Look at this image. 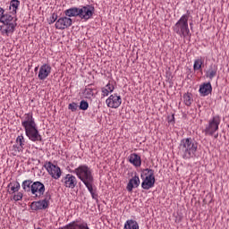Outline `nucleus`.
Masks as SVG:
<instances>
[{
  "instance_id": "obj_7",
  "label": "nucleus",
  "mask_w": 229,
  "mask_h": 229,
  "mask_svg": "<svg viewBox=\"0 0 229 229\" xmlns=\"http://www.w3.org/2000/svg\"><path fill=\"white\" fill-rule=\"evenodd\" d=\"M141 187L145 191H149L155 187V171L153 169L146 168L141 173Z\"/></svg>"
},
{
  "instance_id": "obj_13",
  "label": "nucleus",
  "mask_w": 229,
  "mask_h": 229,
  "mask_svg": "<svg viewBox=\"0 0 229 229\" xmlns=\"http://www.w3.org/2000/svg\"><path fill=\"white\" fill-rule=\"evenodd\" d=\"M61 182L67 189H74L78 185V179L71 174L63 177Z\"/></svg>"
},
{
  "instance_id": "obj_27",
  "label": "nucleus",
  "mask_w": 229,
  "mask_h": 229,
  "mask_svg": "<svg viewBox=\"0 0 229 229\" xmlns=\"http://www.w3.org/2000/svg\"><path fill=\"white\" fill-rule=\"evenodd\" d=\"M203 64H204L203 58H201V57L197 58L194 61L193 70L194 71H199V69H201V66L203 65Z\"/></svg>"
},
{
  "instance_id": "obj_17",
  "label": "nucleus",
  "mask_w": 229,
  "mask_h": 229,
  "mask_svg": "<svg viewBox=\"0 0 229 229\" xmlns=\"http://www.w3.org/2000/svg\"><path fill=\"white\" fill-rule=\"evenodd\" d=\"M140 185V179L139 178V176L135 175L129 181L126 189L128 192H131V191H133V187L137 188Z\"/></svg>"
},
{
  "instance_id": "obj_34",
  "label": "nucleus",
  "mask_w": 229,
  "mask_h": 229,
  "mask_svg": "<svg viewBox=\"0 0 229 229\" xmlns=\"http://www.w3.org/2000/svg\"><path fill=\"white\" fill-rule=\"evenodd\" d=\"M13 149H14V153H21V151H22L24 149V147L17 146V145H13Z\"/></svg>"
},
{
  "instance_id": "obj_1",
  "label": "nucleus",
  "mask_w": 229,
  "mask_h": 229,
  "mask_svg": "<svg viewBox=\"0 0 229 229\" xmlns=\"http://www.w3.org/2000/svg\"><path fill=\"white\" fill-rule=\"evenodd\" d=\"M21 126L24 128L26 137L31 142H42V135L38 131L33 113H27L21 117Z\"/></svg>"
},
{
  "instance_id": "obj_21",
  "label": "nucleus",
  "mask_w": 229,
  "mask_h": 229,
  "mask_svg": "<svg viewBox=\"0 0 229 229\" xmlns=\"http://www.w3.org/2000/svg\"><path fill=\"white\" fill-rule=\"evenodd\" d=\"M123 229H139V223L133 219H129L125 222Z\"/></svg>"
},
{
  "instance_id": "obj_11",
  "label": "nucleus",
  "mask_w": 229,
  "mask_h": 229,
  "mask_svg": "<svg viewBox=\"0 0 229 229\" xmlns=\"http://www.w3.org/2000/svg\"><path fill=\"white\" fill-rule=\"evenodd\" d=\"M44 192H46V186L44 183L37 181L31 184L30 194H32L34 198H40L41 196H44Z\"/></svg>"
},
{
  "instance_id": "obj_16",
  "label": "nucleus",
  "mask_w": 229,
  "mask_h": 229,
  "mask_svg": "<svg viewBox=\"0 0 229 229\" xmlns=\"http://www.w3.org/2000/svg\"><path fill=\"white\" fill-rule=\"evenodd\" d=\"M199 92L204 98L208 96V94L212 93V84H210V82L203 83L199 86Z\"/></svg>"
},
{
  "instance_id": "obj_20",
  "label": "nucleus",
  "mask_w": 229,
  "mask_h": 229,
  "mask_svg": "<svg viewBox=\"0 0 229 229\" xmlns=\"http://www.w3.org/2000/svg\"><path fill=\"white\" fill-rule=\"evenodd\" d=\"M114 87L113 84H111L110 82L106 84V86L105 88H102L101 92H102V96L103 98H106V96H108V94L114 92Z\"/></svg>"
},
{
  "instance_id": "obj_22",
  "label": "nucleus",
  "mask_w": 229,
  "mask_h": 229,
  "mask_svg": "<svg viewBox=\"0 0 229 229\" xmlns=\"http://www.w3.org/2000/svg\"><path fill=\"white\" fill-rule=\"evenodd\" d=\"M216 74H217V67L212 66V65L209 67V69L206 72V76L209 78V80H214Z\"/></svg>"
},
{
  "instance_id": "obj_12",
  "label": "nucleus",
  "mask_w": 229,
  "mask_h": 229,
  "mask_svg": "<svg viewBox=\"0 0 229 229\" xmlns=\"http://www.w3.org/2000/svg\"><path fill=\"white\" fill-rule=\"evenodd\" d=\"M122 103L123 98H121V96H118L117 94L110 95L106 100V105L108 106V108H119Z\"/></svg>"
},
{
  "instance_id": "obj_19",
  "label": "nucleus",
  "mask_w": 229,
  "mask_h": 229,
  "mask_svg": "<svg viewBox=\"0 0 229 229\" xmlns=\"http://www.w3.org/2000/svg\"><path fill=\"white\" fill-rule=\"evenodd\" d=\"M64 15L71 19V17H80V7H72L64 11Z\"/></svg>"
},
{
  "instance_id": "obj_26",
  "label": "nucleus",
  "mask_w": 229,
  "mask_h": 229,
  "mask_svg": "<svg viewBox=\"0 0 229 229\" xmlns=\"http://www.w3.org/2000/svg\"><path fill=\"white\" fill-rule=\"evenodd\" d=\"M8 187H11L13 194L21 191V183H19V182H10Z\"/></svg>"
},
{
  "instance_id": "obj_32",
  "label": "nucleus",
  "mask_w": 229,
  "mask_h": 229,
  "mask_svg": "<svg viewBox=\"0 0 229 229\" xmlns=\"http://www.w3.org/2000/svg\"><path fill=\"white\" fill-rule=\"evenodd\" d=\"M22 197H23L22 192L17 191V193L14 194V196H13V199H14V201H21V199H22Z\"/></svg>"
},
{
  "instance_id": "obj_14",
  "label": "nucleus",
  "mask_w": 229,
  "mask_h": 229,
  "mask_svg": "<svg viewBox=\"0 0 229 229\" xmlns=\"http://www.w3.org/2000/svg\"><path fill=\"white\" fill-rule=\"evenodd\" d=\"M72 26V19L68 16L61 17L55 21L56 30H67Z\"/></svg>"
},
{
  "instance_id": "obj_33",
  "label": "nucleus",
  "mask_w": 229,
  "mask_h": 229,
  "mask_svg": "<svg viewBox=\"0 0 229 229\" xmlns=\"http://www.w3.org/2000/svg\"><path fill=\"white\" fill-rule=\"evenodd\" d=\"M68 108H69V110H72V112H76V110H78V104H76L74 102L71 103V104H69Z\"/></svg>"
},
{
  "instance_id": "obj_6",
  "label": "nucleus",
  "mask_w": 229,
  "mask_h": 229,
  "mask_svg": "<svg viewBox=\"0 0 229 229\" xmlns=\"http://www.w3.org/2000/svg\"><path fill=\"white\" fill-rule=\"evenodd\" d=\"M72 173L76 174L77 178H79L82 183L94 180V175H92V169L87 165H79L72 171Z\"/></svg>"
},
{
  "instance_id": "obj_2",
  "label": "nucleus",
  "mask_w": 229,
  "mask_h": 229,
  "mask_svg": "<svg viewBox=\"0 0 229 229\" xmlns=\"http://www.w3.org/2000/svg\"><path fill=\"white\" fill-rule=\"evenodd\" d=\"M179 155L183 160H191L196 157L198 151V142L191 138L182 139L178 147Z\"/></svg>"
},
{
  "instance_id": "obj_38",
  "label": "nucleus",
  "mask_w": 229,
  "mask_h": 229,
  "mask_svg": "<svg viewBox=\"0 0 229 229\" xmlns=\"http://www.w3.org/2000/svg\"><path fill=\"white\" fill-rule=\"evenodd\" d=\"M35 72H37V71H38V66H37L35 69H34Z\"/></svg>"
},
{
  "instance_id": "obj_37",
  "label": "nucleus",
  "mask_w": 229,
  "mask_h": 229,
  "mask_svg": "<svg viewBox=\"0 0 229 229\" xmlns=\"http://www.w3.org/2000/svg\"><path fill=\"white\" fill-rule=\"evenodd\" d=\"M3 15H4V9L0 7V18L3 17Z\"/></svg>"
},
{
  "instance_id": "obj_35",
  "label": "nucleus",
  "mask_w": 229,
  "mask_h": 229,
  "mask_svg": "<svg viewBox=\"0 0 229 229\" xmlns=\"http://www.w3.org/2000/svg\"><path fill=\"white\" fill-rule=\"evenodd\" d=\"M56 19H58V14H52V16L50 17L49 24L56 22Z\"/></svg>"
},
{
  "instance_id": "obj_39",
  "label": "nucleus",
  "mask_w": 229,
  "mask_h": 229,
  "mask_svg": "<svg viewBox=\"0 0 229 229\" xmlns=\"http://www.w3.org/2000/svg\"><path fill=\"white\" fill-rule=\"evenodd\" d=\"M172 119H174V115L172 116Z\"/></svg>"
},
{
  "instance_id": "obj_8",
  "label": "nucleus",
  "mask_w": 229,
  "mask_h": 229,
  "mask_svg": "<svg viewBox=\"0 0 229 229\" xmlns=\"http://www.w3.org/2000/svg\"><path fill=\"white\" fill-rule=\"evenodd\" d=\"M95 8L94 5L86 4L79 7V17L82 21H89V19H92V15H94Z\"/></svg>"
},
{
  "instance_id": "obj_25",
  "label": "nucleus",
  "mask_w": 229,
  "mask_h": 229,
  "mask_svg": "<svg viewBox=\"0 0 229 229\" xmlns=\"http://www.w3.org/2000/svg\"><path fill=\"white\" fill-rule=\"evenodd\" d=\"M183 103L186 105V106H191L192 105V102L194 99H192V94L191 93H185L183 95Z\"/></svg>"
},
{
  "instance_id": "obj_9",
  "label": "nucleus",
  "mask_w": 229,
  "mask_h": 229,
  "mask_svg": "<svg viewBox=\"0 0 229 229\" xmlns=\"http://www.w3.org/2000/svg\"><path fill=\"white\" fill-rule=\"evenodd\" d=\"M50 199H51V195H46L44 199L32 202L30 204L31 210H46V208H49Z\"/></svg>"
},
{
  "instance_id": "obj_23",
  "label": "nucleus",
  "mask_w": 229,
  "mask_h": 229,
  "mask_svg": "<svg viewBox=\"0 0 229 229\" xmlns=\"http://www.w3.org/2000/svg\"><path fill=\"white\" fill-rule=\"evenodd\" d=\"M31 185H33V181L31 180H25L21 183V187L25 192L31 193Z\"/></svg>"
},
{
  "instance_id": "obj_5",
  "label": "nucleus",
  "mask_w": 229,
  "mask_h": 229,
  "mask_svg": "<svg viewBox=\"0 0 229 229\" xmlns=\"http://www.w3.org/2000/svg\"><path fill=\"white\" fill-rule=\"evenodd\" d=\"M221 124V117L219 115H215L208 120V124H206L205 129L202 131L204 135L214 137L217 139L219 137V125Z\"/></svg>"
},
{
  "instance_id": "obj_28",
  "label": "nucleus",
  "mask_w": 229,
  "mask_h": 229,
  "mask_svg": "<svg viewBox=\"0 0 229 229\" xmlns=\"http://www.w3.org/2000/svg\"><path fill=\"white\" fill-rule=\"evenodd\" d=\"M83 183L85 187H87L90 194L94 192V188L92 187V185L94 184V179H92L91 181H87L86 182H83Z\"/></svg>"
},
{
  "instance_id": "obj_3",
  "label": "nucleus",
  "mask_w": 229,
  "mask_h": 229,
  "mask_svg": "<svg viewBox=\"0 0 229 229\" xmlns=\"http://www.w3.org/2000/svg\"><path fill=\"white\" fill-rule=\"evenodd\" d=\"M173 30L176 35L182 38H191V30L189 29V14H183L174 25Z\"/></svg>"
},
{
  "instance_id": "obj_24",
  "label": "nucleus",
  "mask_w": 229,
  "mask_h": 229,
  "mask_svg": "<svg viewBox=\"0 0 229 229\" xmlns=\"http://www.w3.org/2000/svg\"><path fill=\"white\" fill-rule=\"evenodd\" d=\"M19 6H21V1L19 0H12L10 2V10L13 11V13H17V10L19 9Z\"/></svg>"
},
{
  "instance_id": "obj_29",
  "label": "nucleus",
  "mask_w": 229,
  "mask_h": 229,
  "mask_svg": "<svg viewBox=\"0 0 229 229\" xmlns=\"http://www.w3.org/2000/svg\"><path fill=\"white\" fill-rule=\"evenodd\" d=\"M84 97L87 98V99H90V98H92V96H94V91L92 90V89H89V88H86L84 89Z\"/></svg>"
},
{
  "instance_id": "obj_30",
  "label": "nucleus",
  "mask_w": 229,
  "mask_h": 229,
  "mask_svg": "<svg viewBox=\"0 0 229 229\" xmlns=\"http://www.w3.org/2000/svg\"><path fill=\"white\" fill-rule=\"evenodd\" d=\"M16 142L19 144L21 148H24V136L21 134L16 138Z\"/></svg>"
},
{
  "instance_id": "obj_18",
  "label": "nucleus",
  "mask_w": 229,
  "mask_h": 229,
  "mask_svg": "<svg viewBox=\"0 0 229 229\" xmlns=\"http://www.w3.org/2000/svg\"><path fill=\"white\" fill-rule=\"evenodd\" d=\"M129 162L132 164V165H134L135 167H140V165H142V161L140 160V156L135 153L131 154L129 157Z\"/></svg>"
},
{
  "instance_id": "obj_36",
  "label": "nucleus",
  "mask_w": 229,
  "mask_h": 229,
  "mask_svg": "<svg viewBox=\"0 0 229 229\" xmlns=\"http://www.w3.org/2000/svg\"><path fill=\"white\" fill-rule=\"evenodd\" d=\"M91 194V197L93 199H96L98 201V194L96 193V191H93Z\"/></svg>"
},
{
  "instance_id": "obj_4",
  "label": "nucleus",
  "mask_w": 229,
  "mask_h": 229,
  "mask_svg": "<svg viewBox=\"0 0 229 229\" xmlns=\"http://www.w3.org/2000/svg\"><path fill=\"white\" fill-rule=\"evenodd\" d=\"M0 22L4 24L1 26L2 35H6V37H8L15 31V28L17 27V18L12 16V14L2 15L0 17Z\"/></svg>"
},
{
  "instance_id": "obj_10",
  "label": "nucleus",
  "mask_w": 229,
  "mask_h": 229,
  "mask_svg": "<svg viewBox=\"0 0 229 229\" xmlns=\"http://www.w3.org/2000/svg\"><path fill=\"white\" fill-rule=\"evenodd\" d=\"M45 167L48 174H50V176H52L54 180H59L60 176H62V170L59 168L58 165H53V163L51 162H47L45 165Z\"/></svg>"
},
{
  "instance_id": "obj_15",
  "label": "nucleus",
  "mask_w": 229,
  "mask_h": 229,
  "mask_svg": "<svg viewBox=\"0 0 229 229\" xmlns=\"http://www.w3.org/2000/svg\"><path fill=\"white\" fill-rule=\"evenodd\" d=\"M51 65L45 64L40 66L39 72L38 74V80H41V81H44V80L47 79L49 74H51Z\"/></svg>"
},
{
  "instance_id": "obj_31",
  "label": "nucleus",
  "mask_w": 229,
  "mask_h": 229,
  "mask_svg": "<svg viewBox=\"0 0 229 229\" xmlns=\"http://www.w3.org/2000/svg\"><path fill=\"white\" fill-rule=\"evenodd\" d=\"M80 109L81 110H88L89 109V102L85 100H81L80 103Z\"/></svg>"
}]
</instances>
